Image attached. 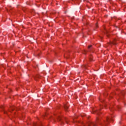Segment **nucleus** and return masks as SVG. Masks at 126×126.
I'll return each mask as SVG.
<instances>
[{"label": "nucleus", "instance_id": "1", "mask_svg": "<svg viewBox=\"0 0 126 126\" xmlns=\"http://www.w3.org/2000/svg\"><path fill=\"white\" fill-rule=\"evenodd\" d=\"M99 124V125H102L101 123V120L100 119H97L96 123L91 122L88 125V126H96L97 125Z\"/></svg>", "mask_w": 126, "mask_h": 126}, {"label": "nucleus", "instance_id": "2", "mask_svg": "<svg viewBox=\"0 0 126 126\" xmlns=\"http://www.w3.org/2000/svg\"><path fill=\"white\" fill-rule=\"evenodd\" d=\"M110 121H112V118H107L106 119V122H110Z\"/></svg>", "mask_w": 126, "mask_h": 126}, {"label": "nucleus", "instance_id": "3", "mask_svg": "<svg viewBox=\"0 0 126 126\" xmlns=\"http://www.w3.org/2000/svg\"><path fill=\"white\" fill-rule=\"evenodd\" d=\"M64 107L65 109H67L68 108V106L67 105H64Z\"/></svg>", "mask_w": 126, "mask_h": 126}, {"label": "nucleus", "instance_id": "4", "mask_svg": "<svg viewBox=\"0 0 126 126\" xmlns=\"http://www.w3.org/2000/svg\"><path fill=\"white\" fill-rule=\"evenodd\" d=\"M91 47H92V45L89 46L88 49H90L91 48Z\"/></svg>", "mask_w": 126, "mask_h": 126}, {"label": "nucleus", "instance_id": "5", "mask_svg": "<svg viewBox=\"0 0 126 126\" xmlns=\"http://www.w3.org/2000/svg\"><path fill=\"white\" fill-rule=\"evenodd\" d=\"M90 61H92V56H91V57L90 58Z\"/></svg>", "mask_w": 126, "mask_h": 126}, {"label": "nucleus", "instance_id": "6", "mask_svg": "<svg viewBox=\"0 0 126 126\" xmlns=\"http://www.w3.org/2000/svg\"><path fill=\"white\" fill-rule=\"evenodd\" d=\"M96 27H97V24L95 25Z\"/></svg>", "mask_w": 126, "mask_h": 126}, {"label": "nucleus", "instance_id": "7", "mask_svg": "<svg viewBox=\"0 0 126 126\" xmlns=\"http://www.w3.org/2000/svg\"><path fill=\"white\" fill-rule=\"evenodd\" d=\"M100 102H102V100H100Z\"/></svg>", "mask_w": 126, "mask_h": 126}, {"label": "nucleus", "instance_id": "8", "mask_svg": "<svg viewBox=\"0 0 126 126\" xmlns=\"http://www.w3.org/2000/svg\"><path fill=\"white\" fill-rule=\"evenodd\" d=\"M87 126L85 125V126Z\"/></svg>", "mask_w": 126, "mask_h": 126}, {"label": "nucleus", "instance_id": "9", "mask_svg": "<svg viewBox=\"0 0 126 126\" xmlns=\"http://www.w3.org/2000/svg\"><path fill=\"white\" fill-rule=\"evenodd\" d=\"M84 54H86L85 53H84Z\"/></svg>", "mask_w": 126, "mask_h": 126}]
</instances>
